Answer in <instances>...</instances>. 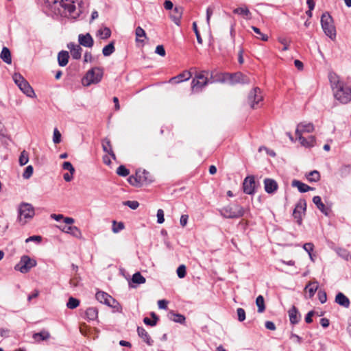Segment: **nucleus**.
Wrapping results in <instances>:
<instances>
[{"mask_svg": "<svg viewBox=\"0 0 351 351\" xmlns=\"http://www.w3.org/2000/svg\"><path fill=\"white\" fill-rule=\"evenodd\" d=\"M298 139L302 146L311 148L315 145L316 138L314 136H309L308 138H304L302 135H298Z\"/></svg>", "mask_w": 351, "mask_h": 351, "instance_id": "a211bd4d", "label": "nucleus"}, {"mask_svg": "<svg viewBox=\"0 0 351 351\" xmlns=\"http://www.w3.org/2000/svg\"><path fill=\"white\" fill-rule=\"evenodd\" d=\"M32 337L36 341H45L49 339L50 334L47 330H43L39 332L34 333Z\"/></svg>", "mask_w": 351, "mask_h": 351, "instance_id": "f704fd0d", "label": "nucleus"}, {"mask_svg": "<svg viewBox=\"0 0 351 351\" xmlns=\"http://www.w3.org/2000/svg\"><path fill=\"white\" fill-rule=\"evenodd\" d=\"M145 278L141 274L140 272H136L133 274L132 281L135 284H143L145 282Z\"/></svg>", "mask_w": 351, "mask_h": 351, "instance_id": "c03bdc74", "label": "nucleus"}, {"mask_svg": "<svg viewBox=\"0 0 351 351\" xmlns=\"http://www.w3.org/2000/svg\"><path fill=\"white\" fill-rule=\"evenodd\" d=\"M104 71L100 67H94L88 70L82 80V84L88 86L91 84L99 83L103 77Z\"/></svg>", "mask_w": 351, "mask_h": 351, "instance_id": "423d86ee", "label": "nucleus"}, {"mask_svg": "<svg viewBox=\"0 0 351 351\" xmlns=\"http://www.w3.org/2000/svg\"><path fill=\"white\" fill-rule=\"evenodd\" d=\"M303 249L308 253L309 257L313 260L312 252L314 250V245L313 243H306L303 245Z\"/></svg>", "mask_w": 351, "mask_h": 351, "instance_id": "de8ad7c7", "label": "nucleus"}, {"mask_svg": "<svg viewBox=\"0 0 351 351\" xmlns=\"http://www.w3.org/2000/svg\"><path fill=\"white\" fill-rule=\"evenodd\" d=\"M208 75L209 71H208L197 73L191 82L192 90L195 92L201 91L203 87L209 84Z\"/></svg>", "mask_w": 351, "mask_h": 351, "instance_id": "6e6552de", "label": "nucleus"}, {"mask_svg": "<svg viewBox=\"0 0 351 351\" xmlns=\"http://www.w3.org/2000/svg\"><path fill=\"white\" fill-rule=\"evenodd\" d=\"M167 317L170 320L179 324H184L186 320L184 315L180 313H176L173 311H171L168 313Z\"/></svg>", "mask_w": 351, "mask_h": 351, "instance_id": "c756f323", "label": "nucleus"}, {"mask_svg": "<svg viewBox=\"0 0 351 351\" xmlns=\"http://www.w3.org/2000/svg\"><path fill=\"white\" fill-rule=\"evenodd\" d=\"M265 190L267 193H274L278 188L277 182L271 178H265L264 180Z\"/></svg>", "mask_w": 351, "mask_h": 351, "instance_id": "6ab92c4d", "label": "nucleus"}, {"mask_svg": "<svg viewBox=\"0 0 351 351\" xmlns=\"http://www.w3.org/2000/svg\"><path fill=\"white\" fill-rule=\"evenodd\" d=\"M53 141L56 144L61 141V134L57 128H55L53 131Z\"/></svg>", "mask_w": 351, "mask_h": 351, "instance_id": "680f3d73", "label": "nucleus"}, {"mask_svg": "<svg viewBox=\"0 0 351 351\" xmlns=\"http://www.w3.org/2000/svg\"><path fill=\"white\" fill-rule=\"evenodd\" d=\"M314 129L315 128L313 123L302 122L297 125L295 134L298 136L302 135V133L304 132L311 133L314 131Z\"/></svg>", "mask_w": 351, "mask_h": 351, "instance_id": "dca6fc26", "label": "nucleus"}, {"mask_svg": "<svg viewBox=\"0 0 351 351\" xmlns=\"http://www.w3.org/2000/svg\"><path fill=\"white\" fill-rule=\"evenodd\" d=\"M256 304L258 306V313H263L265 310L264 298L261 295L256 298Z\"/></svg>", "mask_w": 351, "mask_h": 351, "instance_id": "37998d69", "label": "nucleus"}, {"mask_svg": "<svg viewBox=\"0 0 351 351\" xmlns=\"http://www.w3.org/2000/svg\"><path fill=\"white\" fill-rule=\"evenodd\" d=\"M237 318L239 322H243L245 319V311L242 308H238L237 310Z\"/></svg>", "mask_w": 351, "mask_h": 351, "instance_id": "6e6d98bb", "label": "nucleus"}, {"mask_svg": "<svg viewBox=\"0 0 351 351\" xmlns=\"http://www.w3.org/2000/svg\"><path fill=\"white\" fill-rule=\"evenodd\" d=\"M70 49L71 56L75 60H79L81 58L82 49L79 45H76L73 43H70L67 45Z\"/></svg>", "mask_w": 351, "mask_h": 351, "instance_id": "412c9836", "label": "nucleus"}, {"mask_svg": "<svg viewBox=\"0 0 351 351\" xmlns=\"http://www.w3.org/2000/svg\"><path fill=\"white\" fill-rule=\"evenodd\" d=\"M117 173L122 177H125L130 174V171L124 165H120L117 169Z\"/></svg>", "mask_w": 351, "mask_h": 351, "instance_id": "09e8293b", "label": "nucleus"}, {"mask_svg": "<svg viewBox=\"0 0 351 351\" xmlns=\"http://www.w3.org/2000/svg\"><path fill=\"white\" fill-rule=\"evenodd\" d=\"M177 275L180 278H183L186 274V268L184 265H180L177 269Z\"/></svg>", "mask_w": 351, "mask_h": 351, "instance_id": "3c124183", "label": "nucleus"}, {"mask_svg": "<svg viewBox=\"0 0 351 351\" xmlns=\"http://www.w3.org/2000/svg\"><path fill=\"white\" fill-rule=\"evenodd\" d=\"M290 323L293 325L297 324L301 319V315L298 308L293 306L288 311Z\"/></svg>", "mask_w": 351, "mask_h": 351, "instance_id": "5701e85b", "label": "nucleus"}, {"mask_svg": "<svg viewBox=\"0 0 351 351\" xmlns=\"http://www.w3.org/2000/svg\"><path fill=\"white\" fill-rule=\"evenodd\" d=\"M191 76L192 75L190 71H184L177 76L171 77L169 80V82L178 84L184 81L189 80Z\"/></svg>", "mask_w": 351, "mask_h": 351, "instance_id": "393cba45", "label": "nucleus"}, {"mask_svg": "<svg viewBox=\"0 0 351 351\" xmlns=\"http://www.w3.org/2000/svg\"><path fill=\"white\" fill-rule=\"evenodd\" d=\"M102 149L104 152L108 153L112 159H116V156L112 149L111 143L109 138H105L101 141Z\"/></svg>", "mask_w": 351, "mask_h": 351, "instance_id": "cd10ccee", "label": "nucleus"}, {"mask_svg": "<svg viewBox=\"0 0 351 351\" xmlns=\"http://www.w3.org/2000/svg\"><path fill=\"white\" fill-rule=\"evenodd\" d=\"M306 177L308 182H316L320 180V173L318 171L313 170L306 174Z\"/></svg>", "mask_w": 351, "mask_h": 351, "instance_id": "58836bf2", "label": "nucleus"}, {"mask_svg": "<svg viewBox=\"0 0 351 351\" xmlns=\"http://www.w3.org/2000/svg\"><path fill=\"white\" fill-rule=\"evenodd\" d=\"M58 228L63 232L70 234L75 238L81 239L82 237V232L76 226H58Z\"/></svg>", "mask_w": 351, "mask_h": 351, "instance_id": "f3484780", "label": "nucleus"}, {"mask_svg": "<svg viewBox=\"0 0 351 351\" xmlns=\"http://www.w3.org/2000/svg\"><path fill=\"white\" fill-rule=\"evenodd\" d=\"M313 202L316 205L317 208L326 216L329 215V208H326L324 204L322 202L319 196H314Z\"/></svg>", "mask_w": 351, "mask_h": 351, "instance_id": "bb28decb", "label": "nucleus"}, {"mask_svg": "<svg viewBox=\"0 0 351 351\" xmlns=\"http://www.w3.org/2000/svg\"><path fill=\"white\" fill-rule=\"evenodd\" d=\"M29 161V154L28 153L23 150L19 156V162L21 166H23L26 165Z\"/></svg>", "mask_w": 351, "mask_h": 351, "instance_id": "49530a36", "label": "nucleus"}, {"mask_svg": "<svg viewBox=\"0 0 351 351\" xmlns=\"http://www.w3.org/2000/svg\"><path fill=\"white\" fill-rule=\"evenodd\" d=\"M69 58V52L66 51H61L58 55V62L60 66H64L67 64Z\"/></svg>", "mask_w": 351, "mask_h": 351, "instance_id": "473e14b6", "label": "nucleus"}, {"mask_svg": "<svg viewBox=\"0 0 351 351\" xmlns=\"http://www.w3.org/2000/svg\"><path fill=\"white\" fill-rule=\"evenodd\" d=\"M321 25L325 34L330 39L336 38V29L334 25L333 19L328 12H324L321 16Z\"/></svg>", "mask_w": 351, "mask_h": 351, "instance_id": "39448f33", "label": "nucleus"}, {"mask_svg": "<svg viewBox=\"0 0 351 351\" xmlns=\"http://www.w3.org/2000/svg\"><path fill=\"white\" fill-rule=\"evenodd\" d=\"M278 41L284 46L282 48L283 51H287L289 49V42L287 41V38H279Z\"/></svg>", "mask_w": 351, "mask_h": 351, "instance_id": "338daca9", "label": "nucleus"}, {"mask_svg": "<svg viewBox=\"0 0 351 351\" xmlns=\"http://www.w3.org/2000/svg\"><path fill=\"white\" fill-rule=\"evenodd\" d=\"M263 100V96L261 94V89L258 87L253 88L248 95V103L252 108L258 107L259 102Z\"/></svg>", "mask_w": 351, "mask_h": 351, "instance_id": "ddd939ff", "label": "nucleus"}, {"mask_svg": "<svg viewBox=\"0 0 351 351\" xmlns=\"http://www.w3.org/2000/svg\"><path fill=\"white\" fill-rule=\"evenodd\" d=\"M335 302L339 306L346 308H349L350 305V299L341 292H339L336 295Z\"/></svg>", "mask_w": 351, "mask_h": 351, "instance_id": "4be33fe9", "label": "nucleus"}, {"mask_svg": "<svg viewBox=\"0 0 351 351\" xmlns=\"http://www.w3.org/2000/svg\"><path fill=\"white\" fill-rule=\"evenodd\" d=\"M45 5L56 16L62 17L77 18L80 11H76V4L80 5L78 0H43Z\"/></svg>", "mask_w": 351, "mask_h": 351, "instance_id": "f257e3e1", "label": "nucleus"}, {"mask_svg": "<svg viewBox=\"0 0 351 351\" xmlns=\"http://www.w3.org/2000/svg\"><path fill=\"white\" fill-rule=\"evenodd\" d=\"M34 169L32 165L27 166L24 172L23 173V177L24 179H29L33 174Z\"/></svg>", "mask_w": 351, "mask_h": 351, "instance_id": "603ef678", "label": "nucleus"}, {"mask_svg": "<svg viewBox=\"0 0 351 351\" xmlns=\"http://www.w3.org/2000/svg\"><path fill=\"white\" fill-rule=\"evenodd\" d=\"M124 228V224L123 222L117 223L116 221H112V232L114 233H118Z\"/></svg>", "mask_w": 351, "mask_h": 351, "instance_id": "8fccbe9b", "label": "nucleus"}, {"mask_svg": "<svg viewBox=\"0 0 351 351\" xmlns=\"http://www.w3.org/2000/svg\"><path fill=\"white\" fill-rule=\"evenodd\" d=\"M233 13L242 15L247 19H250L251 16V12L247 7H240L235 8L233 10Z\"/></svg>", "mask_w": 351, "mask_h": 351, "instance_id": "ea45409f", "label": "nucleus"}, {"mask_svg": "<svg viewBox=\"0 0 351 351\" xmlns=\"http://www.w3.org/2000/svg\"><path fill=\"white\" fill-rule=\"evenodd\" d=\"M98 317V310L95 307H89L85 311V319L88 321H95Z\"/></svg>", "mask_w": 351, "mask_h": 351, "instance_id": "c85d7f7f", "label": "nucleus"}, {"mask_svg": "<svg viewBox=\"0 0 351 351\" xmlns=\"http://www.w3.org/2000/svg\"><path fill=\"white\" fill-rule=\"evenodd\" d=\"M184 8L182 6H176L173 9L174 14L171 16V20L177 25H180V21L182 16Z\"/></svg>", "mask_w": 351, "mask_h": 351, "instance_id": "a878e982", "label": "nucleus"}, {"mask_svg": "<svg viewBox=\"0 0 351 351\" xmlns=\"http://www.w3.org/2000/svg\"><path fill=\"white\" fill-rule=\"evenodd\" d=\"M256 182L254 176H247L243 182V192L248 195H253L256 192Z\"/></svg>", "mask_w": 351, "mask_h": 351, "instance_id": "4468645a", "label": "nucleus"}, {"mask_svg": "<svg viewBox=\"0 0 351 351\" xmlns=\"http://www.w3.org/2000/svg\"><path fill=\"white\" fill-rule=\"evenodd\" d=\"M109 302H110V303H109V304H106L107 306H110L112 308H114L117 311H119V309L121 308L119 303L115 299H114L112 296H111V300H109Z\"/></svg>", "mask_w": 351, "mask_h": 351, "instance_id": "bf43d9fd", "label": "nucleus"}, {"mask_svg": "<svg viewBox=\"0 0 351 351\" xmlns=\"http://www.w3.org/2000/svg\"><path fill=\"white\" fill-rule=\"evenodd\" d=\"M155 52L160 55V56H165L166 53H165V49L163 47V45H158L156 47V50H155Z\"/></svg>", "mask_w": 351, "mask_h": 351, "instance_id": "69168bd1", "label": "nucleus"}, {"mask_svg": "<svg viewBox=\"0 0 351 351\" xmlns=\"http://www.w3.org/2000/svg\"><path fill=\"white\" fill-rule=\"evenodd\" d=\"M78 41L80 45L86 47H92L94 44V40L89 33L80 34L78 36Z\"/></svg>", "mask_w": 351, "mask_h": 351, "instance_id": "aec40b11", "label": "nucleus"}, {"mask_svg": "<svg viewBox=\"0 0 351 351\" xmlns=\"http://www.w3.org/2000/svg\"><path fill=\"white\" fill-rule=\"evenodd\" d=\"M97 36H99L101 39L106 40L110 37L111 30L107 27L100 28L97 32Z\"/></svg>", "mask_w": 351, "mask_h": 351, "instance_id": "e433bc0d", "label": "nucleus"}, {"mask_svg": "<svg viewBox=\"0 0 351 351\" xmlns=\"http://www.w3.org/2000/svg\"><path fill=\"white\" fill-rule=\"evenodd\" d=\"M36 265V260L31 258L28 256L24 255L21 256L19 263L15 265L14 269L16 271H19L21 273L25 274Z\"/></svg>", "mask_w": 351, "mask_h": 351, "instance_id": "9d476101", "label": "nucleus"}, {"mask_svg": "<svg viewBox=\"0 0 351 351\" xmlns=\"http://www.w3.org/2000/svg\"><path fill=\"white\" fill-rule=\"evenodd\" d=\"M123 204L125 206H128L129 208H130L132 210L136 209L139 206V203L137 201H126L123 202Z\"/></svg>", "mask_w": 351, "mask_h": 351, "instance_id": "052dcab7", "label": "nucleus"}, {"mask_svg": "<svg viewBox=\"0 0 351 351\" xmlns=\"http://www.w3.org/2000/svg\"><path fill=\"white\" fill-rule=\"evenodd\" d=\"M291 186L297 187L300 193H306L313 189L312 187L298 180H293L292 181Z\"/></svg>", "mask_w": 351, "mask_h": 351, "instance_id": "7c9ffc66", "label": "nucleus"}, {"mask_svg": "<svg viewBox=\"0 0 351 351\" xmlns=\"http://www.w3.org/2000/svg\"><path fill=\"white\" fill-rule=\"evenodd\" d=\"M0 58L6 64H10L12 63L11 53L10 49L6 47H3L0 54Z\"/></svg>", "mask_w": 351, "mask_h": 351, "instance_id": "72a5a7b5", "label": "nucleus"}, {"mask_svg": "<svg viewBox=\"0 0 351 351\" xmlns=\"http://www.w3.org/2000/svg\"><path fill=\"white\" fill-rule=\"evenodd\" d=\"M306 210V202L304 199H300L296 204L293 212V216L298 225H302V217Z\"/></svg>", "mask_w": 351, "mask_h": 351, "instance_id": "9b49d317", "label": "nucleus"}, {"mask_svg": "<svg viewBox=\"0 0 351 351\" xmlns=\"http://www.w3.org/2000/svg\"><path fill=\"white\" fill-rule=\"evenodd\" d=\"M328 80L335 99L343 105L351 102V84L340 80L334 72L328 73Z\"/></svg>", "mask_w": 351, "mask_h": 351, "instance_id": "f03ea898", "label": "nucleus"}, {"mask_svg": "<svg viewBox=\"0 0 351 351\" xmlns=\"http://www.w3.org/2000/svg\"><path fill=\"white\" fill-rule=\"evenodd\" d=\"M252 29H253V31H254L256 34H258V35L260 36L258 37V38H259V39H261V40H263V41H267V40H268V36H267V35L263 34V33L261 32V30H260V29H259V28H258V27H254V26H252Z\"/></svg>", "mask_w": 351, "mask_h": 351, "instance_id": "5fc2aeb1", "label": "nucleus"}, {"mask_svg": "<svg viewBox=\"0 0 351 351\" xmlns=\"http://www.w3.org/2000/svg\"><path fill=\"white\" fill-rule=\"evenodd\" d=\"M210 74V77H208L209 83H225L226 82V76L227 73H220L216 70L212 71Z\"/></svg>", "mask_w": 351, "mask_h": 351, "instance_id": "2eb2a0df", "label": "nucleus"}, {"mask_svg": "<svg viewBox=\"0 0 351 351\" xmlns=\"http://www.w3.org/2000/svg\"><path fill=\"white\" fill-rule=\"evenodd\" d=\"M318 289V283L317 281L309 282L305 287V290L308 291V297L311 298L314 296L316 291Z\"/></svg>", "mask_w": 351, "mask_h": 351, "instance_id": "c9c22d12", "label": "nucleus"}, {"mask_svg": "<svg viewBox=\"0 0 351 351\" xmlns=\"http://www.w3.org/2000/svg\"><path fill=\"white\" fill-rule=\"evenodd\" d=\"M319 300L322 304H324L327 300V295L324 290H319L317 293Z\"/></svg>", "mask_w": 351, "mask_h": 351, "instance_id": "4d7b16f0", "label": "nucleus"}, {"mask_svg": "<svg viewBox=\"0 0 351 351\" xmlns=\"http://www.w3.org/2000/svg\"><path fill=\"white\" fill-rule=\"evenodd\" d=\"M164 221H165L164 211L162 209H158L157 210V223L159 224H161Z\"/></svg>", "mask_w": 351, "mask_h": 351, "instance_id": "e2e57ef3", "label": "nucleus"}, {"mask_svg": "<svg viewBox=\"0 0 351 351\" xmlns=\"http://www.w3.org/2000/svg\"><path fill=\"white\" fill-rule=\"evenodd\" d=\"M214 8L212 6H209L206 9V22L208 25L210 24V20L212 14H213Z\"/></svg>", "mask_w": 351, "mask_h": 351, "instance_id": "0e129e2a", "label": "nucleus"}, {"mask_svg": "<svg viewBox=\"0 0 351 351\" xmlns=\"http://www.w3.org/2000/svg\"><path fill=\"white\" fill-rule=\"evenodd\" d=\"M42 241V237L41 236H39V235H34V236H31L29 237H28L26 240H25V242L26 243H28L29 241H37V242H40Z\"/></svg>", "mask_w": 351, "mask_h": 351, "instance_id": "774afa93", "label": "nucleus"}, {"mask_svg": "<svg viewBox=\"0 0 351 351\" xmlns=\"http://www.w3.org/2000/svg\"><path fill=\"white\" fill-rule=\"evenodd\" d=\"M18 220L25 224L29 220L32 219L35 215V210L34 206L26 202H22L19 204L18 208Z\"/></svg>", "mask_w": 351, "mask_h": 351, "instance_id": "0eeeda50", "label": "nucleus"}, {"mask_svg": "<svg viewBox=\"0 0 351 351\" xmlns=\"http://www.w3.org/2000/svg\"><path fill=\"white\" fill-rule=\"evenodd\" d=\"M137 333L139 337H141L144 342H145L148 346H152L154 344V341L149 336V333L146 331V330L141 327H137Z\"/></svg>", "mask_w": 351, "mask_h": 351, "instance_id": "b1692460", "label": "nucleus"}, {"mask_svg": "<svg viewBox=\"0 0 351 351\" xmlns=\"http://www.w3.org/2000/svg\"><path fill=\"white\" fill-rule=\"evenodd\" d=\"M115 51L114 41L110 42L108 45H106L103 49L102 53L104 56H109Z\"/></svg>", "mask_w": 351, "mask_h": 351, "instance_id": "a19ab883", "label": "nucleus"}, {"mask_svg": "<svg viewBox=\"0 0 351 351\" xmlns=\"http://www.w3.org/2000/svg\"><path fill=\"white\" fill-rule=\"evenodd\" d=\"M193 29L195 34V36H196V38H197V41L199 44H202V38L201 37V35L199 34V32L197 29V23L195 21L193 23Z\"/></svg>", "mask_w": 351, "mask_h": 351, "instance_id": "864d4df0", "label": "nucleus"}, {"mask_svg": "<svg viewBox=\"0 0 351 351\" xmlns=\"http://www.w3.org/2000/svg\"><path fill=\"white\" fill-rule=\"evenodd\" d=\"M244 213V208L238 204H229L219 210L220 215L226 219L240 218Z\"/></svg>", "mask_w": 351, "mask_h": 351, "instance_id": "20e7f679", "label": "nucleus"}, {"mask_svg": "<svg viewBox=\"0 0 351 351\" xmlns=\"http://www.w3.org/2000/svg\"><path fill=\"white\" fill-rule=\"evenodd\" d=\"M150 315L153 318V319H150L149 317H145L143 319V322L148 326H154L157 324L158 321L159 320L158 317L156 315V314L154 312H152L150 313Z\"/></svg>", "mask_w": 351, "mask_h": 351, "instance_id": "79ce46f5", "label": "nucleus"}, {"mask_svg": "<svg viewBox=\"0 0 351 351\" xmlns=\"http://www.w3.org/2000/svg\"><path fill=\"white\" fill-rule=\"evenodd\" d=\"M80 305V300L73 297H70L66 303V307L69 309H74Z\"/></svg>", "mask_w": 351, "mask_h": 351, "instance_id": "a18cd8bd", "label": "nucleus"}, {"mask_svg": "<svg viewBox=\"0 0 351 351\" xmlns=\"http://www.w3.org/2000/svg\"><path fill=\"white\" fill-rule=\"evenodd\" d=\"M226 76V82H229L231 84H250V78L242 73L241 72H236L233 73H227Z\"/></svg>", "mask_w": 351, "mask_h": 351, "instance_id": "f8f14e48", "label": "nucleus"}, {"mask_svg": "<svg viewBox=\"0 0 351 351\" xmlns=\"http://www.w3.org/2000/svg\"><path fill=\"white\" fill-rule=\"evenodd\" d=\"M13 80L18 86L20 90L29 97H33L35 95L34 91L29 82L20 74L14 73L12 76Z\"/></svg>", "mask_w": 351, "mask_h": 351, "instance_id": "1a4fd4ad", "label": "nucleus"}, {"mask_svg": "<svg viewBox=\"0 0 351 351\" xmlns=\"http://www.w3.org/2000/svg\"><path fill=\"white\" fill-rule=\"evenodd\" d=\"M96 299L102 304H109V300H111V296L106 292L98 291L95 295Z\"/></svg>", "mask_w": 351, "mask_h": 351, "instance_id": "2f4dec72", "label": "nucleus"}, {"mask_svg": "<svg viewBox=\"0 0 351 351\" xmlns=\"http://www.w3.org/2000/svg\"><path fill=\"white\" fill-rule=\"evenodd\" d=\"M136 41L139 43H143L144 39L147 38V35L145 30L140 26L137 27L135 29Z\"/></svg>", "mask_w": 351, "mask_h": 351, "instance_id": "4c0bfd02", "label": "nucleus"}, {"mask_svg": "<svg viewBox=\"0 0 351 351\" xmlns=\"http://www.w3.org/2000/svg\"><path fill=\"white\" fill-rule=\"evenodd\" d=\"M128 182L134 186L140 187L145 184H149L153 181L149 172L143 170H137L135 175L130 176L128 179Z\"/></svg>", "mask_w": 351, "mask_h": 351, "instance_id": "7ed1b4c3", "label": "nucleus"}, {"mask_svg": "<svg viewBox=\"0 0 351 351\" xmlns=\"http://www.w3.org/2000/svg\"><path fill=\"white\" fill-rule=\"evenodd\" d=\"M62 169L69 171L71 174L75 173V169L70 162H64L62 164Z\"/></svg>", "mask_w": 351, "mask_h": 351, "instance_id": "13d9d810", "label": "nucleus"}]
</instances>
